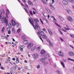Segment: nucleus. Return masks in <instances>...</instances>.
Instances as JSON below:
<instances>
[{
  "mask_svg": "<svg viewBox=\"0 0 74 74\" xmlns=\"http://www.w3.org/2000/svg\"><path fill=\"white\" fill-rule=\"evenodd\" d=\"M29 21L30 23L32 24V25L33 26V27H34V29L35 30H36V29H38V30L40 32V27L38 25V23H39V20H38V19L37 18H36V19H34V21L37 23V24L36 23L35 24V25H34V23H33V22H34V21L32 19H31V20H30V19H29ZM37 22L38 23H37Z\"/></svg>",
  "mask_w": 74,
  "mask_h": 74,
  "instance_id": "obj_1",
  "label": "nucleus"
},
{
  "mask_svg": "<svg viewBox=\"0 0 74 74\" xmlns=\"http://www.w3.org/2000/svg\"><path fill=\"white\" fill-rule=\"evenodd\" d=\"M12 23L13 26H16V27H19V24L18 23H15V21L13 19H12Z\"/></svg>",
  "mask_w": 74,
  "mask_h": 74,
  "instance_id": "obj_2",
  "label": "nucleus"
},
{
  "mask_svg": "<svg viewBox=\"0 0 74 74\" xmlns=\"http://www.w3.org/2000/svg\"><path fill=\"white\" fill-rule=\"evenodd\" d=\"M16 69V66H13L11 68V70L12 73H13L14 74L15 73V70Z\"/></svg>",
  "mask_w": 74,
  "mask_h": 74,
  "instance_id": "obj_3",
  "label": "nucleus"
},
{
  "mask_svg": "<svg viewBox=\"0 0 74 74\" xmlns=\"http://www.w3.org/2000/svg\"><path fill=\"white\" fill-rule=\"evenodd\" d=\"M34 44H33V43H31L27 45V48L28 49H30L31 48H32V47H33V46Z\"/></svg>",
  "mask_w": 74,
  "mask_h": 74,
  "instance_id": "obj_4",
  "label": "nucleus"
},
{
  "mask_svg": "<svg viewBox=\"0 0 74 74\" xmlns=\"http://www.w3.org/2000/svg\"><path fill=\"white\" fill-rule=\"evenodd\" d=\"M38 55L37 53H35L33 55V57L34 59H37V58H38Z\"/></svg>",
  "mask_w": 74,
  "mask_h": 74,
  "instance_id": "obj_5",
  "label": "nucleus"
},
{
  "mask_svg": "<svg viewBox=\"0 0 74 74\" xmlns=\"http://www.w3.org/2000/svg\"><path fill=\"white\" fill-rule=\"evenodd\" d=\"M46 60V58L45 57H44L43 58H41L40 59V61L42 63H44V62H45V60Z\"/></svg>",
  "mask_w": 74,
  "mask_h": 74,
  "instance_id": "obj_6",
  "label": "nucleus"
},
{
  "mask_svg": "<svg viewBox=\"0 0 74 74\" xmlns=\"http://www.w3.org/2000/svg\"><path fill=\"white\" fill-rule=\"evenodd\" d=\"M44 56L45 57V58H46V59H48V58H49V54L46 53L44 55Z\"/></svg>",
  "mask_w": 74,
  "mask_h": 74,
  "instance_id": "obj_7",
  "label": "nucleus"
},
{
  "mask_svg": "<svg viewBox=\"0 0 74 74\" xmlns=\"http://www.w3.org/2000/svg\"><path fill=\"white\" fill-rule=\"evenodd\" d=\"M68 55L70 56H73L74 55V53L73 52H70L69 53Z\"/></svg>",
  "mask_w": 74,
  "mask_h": 74,
  "instance_id": "obj_8",
  "label": "nucleus"
},
{
  "mask_svg": "<svg viewBox=\"0 0 74 74\" xmlns=\"http://www.w3.org/2000/svg\"><path fill=\"white\" fill-rule=\"evenodd\" d=\"M58 54L60 56H62L63 57V53L62 51H60L59 52Z\"/></svg>",
  "mask_w": 74,
  "mask_h": 74,
  "instance_id": "obj_9",
  "label": "nucleus"
},
{
  "mask_svg": "<svg viewBox=\"0 0 74 74\" xmlns=\"http://www.w3.org/2000/svg\"><path fill=\"white\" fill-rule=\"evenodd\" d=\"M68 19L70 22H73V19H72V18L70 16H68Z\"/></svg>",
  "mask_w": 74,
  "mask_h": 74,
  "instance_id": "obj_10",
  "label": "nucleus"
},
{
  "mask_svg": "<svg viewBox=\"0 0 74 74\" xmlns=\"http://www.w3.org/2000/svg\"><path fill=\"white\" fill-rule=\"evenodd\" d=\"M4 21V23H5L6 26H8V20H5Z\"/></svg>",
  "mask_w": 74,
  "mask_h": 74,
  "instance_id": "obj_11",
  "label": "nucleus"
},
{
  "mask_svg": "<svg viewBox=\"0 0 74 74\" xmlns=\"http://www.w3.org/2000/svg\"><path fill=\"white\" fill-rule=\"evenodd\" d=\"M23 42L24 44H28V41L26 40H25L23 41Z\"/></svg>",
  "mask_w": 74,
  "mask_h": 74,
  "instance_id": "obj_12",
  "label": "nucleus"
},
{
  "mask_svg": "<svg viewBox=\"0 0 74 74\" xmlns=\"http://www.w3.org/2000/svg\"><path fill=\"white\" fill-rule=\"evenodd\" d=\"M42 37L44 39H46L48 38V36H46L45 35H43L42 36Z\"/></svg>",
  "mask_w": 74,
  "mask_h": 74,
  "instance_id": "obj_13",
  "label": "nucleus"
},
{
  "mask_svg": "<svg viewBox=\"0 0 74 74\" xmlns=\"http://www.w3.org/2000/svg\"><path fill=\"white\" fill-rule=\"evenodd\" d=\"M62 2L64 5H67V2L65 0H63Z\"/></svg>",
  "mask_w": 74,
  "mask_h": 74,
  "instance_id": "obj_14",
  "label": "nucleus"
},
{
  "mask_svg": "<svg viewBox=\"0 0 74 74\" xmlns=\"http://www.w3.org/2000/svg\"><path fill=\"white\" fill-rule=\"evenodd\" d=\"M28 3L29 5H30L31 6H33V3H32V2L30 1H28Z\"/></svg>",
  "mask_w": 74,
  "mask_h": 74,
  "instance_id": "obj_15",
  "label": "nucleus"
},
{
  "mask_svg": "<svg viewBox=\"0 0 74 74\" xmlns=\"http://www.w3.org/2000/svg\"><path fill=\"white\" fill-rule=\"evenodd\" d=\"M45 51L44 50H42L41 51L40 53H41V54H43L45 53Z\"/></svg>",
  "mask_w": 74,
  "mask_h": 74,
  "instance_id": "obj_16",
  "label": "nucleus"
},
{
  "mask_svg": "<svg viewBox=\"0 0 74 74\" xmlns=\"http://www.w3.org/2000/svg\"><path fill=\"white\" fill-rule=\"evenodd\" d=\"M35 49H36V47H34L32 48L31 49V51H34L35 50Z\"/></svg>",
  "mask_w": 74,
  "mask_h": 74,
  "instance_id": "obj_17",
  "label": "nucleus"
},
{
  "mask_svg": "<svg viewBox=\"0 0 74 74\" xmlns=\"http://www.w3.org/2000/svg\"><path fill=\"white\" fill-rule=\"evenodd\" d=\"M51 17H52V18H53V19L54 22H56V21H57L56 19V18H55V17L53 16H52Z\"/></svg>",
  "mask_w": 74,
  "mask_h": 74,
  "instance_id": "obj_18",
  "label": "nucleus"
},
{
  "mask_svg": "<svg viewBox=\"0 0 74 74\" xmlns=\"http://www.w3.org/2000/svg\"><path fill=\"white\" fill-rule=\"evenodd\" d=\"M19 62V59L18 58H17L16 59V63H18Z\"/></svg>",
  "mask_w": 74,
  "mask_h": 74,
  "instance_id": "obj_19",
  "label": "nucleus"
},
{
  "mask_svg": "<svg viewBox=\"0 0 74 74\" xmlns=\"http://www.w3.org/2000/svg\"><path fill=\"white\" fill-rule=\"evenodd\" d=\"M59 17L61 21H63V18L61 17V16H59Z\"/></svg>",
  "mask_w": 74,
  "mask_h": 74,
  "instance_id": "obj_20",
  "label": "nucleus"
},
{
  "mask_svg": "<svg viewBox=\"0 0 74 74\" xmlns=\"http://www.w3.org/2000/svg\"><path fill=\"white\" fill-rule=\"evenodd\" d=\"M61 63L62 65V66L64 68L65 67V66H64V63H63V62H61Z\"/></svg>",
  "mask_w": 74,
  "mask_h": 74,
  "instance_id": "obj_21",
  "label": "nucleus"
},
{
  "mask_svg": "<svg viewBox=\"0 0 74 74\" xmlns=\"http://www.w3.org/2000/svg\"><path fill=\"white\" fill-rule=\"evenodd\" d=\"M24 5L25 6V7L26 8L27 10H29V8L28 7V6H27V5H26V4H24Z\"/></svg>",
  "mask_w": 74,
  "mask_h": 74,
  "instance_id": "obj_22",
  "label": "nucleus"
},
{
  "mask_svg": "<svg viewBox=\"0 0 74 74\" xmlns=\"http://www.w3.org/2000/svg\"><path fill=\"white\" fill-rule=\"evenodd\" d=\"M8 28H7L6 29V30L7 32H8V34H11V31L10 30H8Z\"/></svg>",
  "mask_w": 74,
  "mask_h": 74,
  "instance_id": "obj_23",
  "label": "nucleus"
},
{
  "mask_svg": "<svg viewBox=\"0 0 74 74\" xmlns=\"http://www.w3.org/2000/svg\"><path fill=\"white\" fill-rule=\"evenodd\" d=\"M11 23H9V25H8V26H9V28H10V29H11L12 27V26H11Z\"/></svg>",
  "mask_w": 74,
  "mask_h": 74,
  "instance_id": "obj_24",
  "label": "nucleus"
},
{
  "mask_svg": "<svg viewBox=\"0 0 74 74\" xmlns=\"http://www.w3.org/2000/svg\"><path fill=\"white\" fill-rule=\"evenodd\" d=\"M0 12L1 13L0 16H1V15L2 14H3V10L2 9L0 10Z\"/></svg>",
  "mask_w": 74,
  "mask_h": 74,
  "instance_id": "obj_25",
  "label": "nucleus"
},
{
  "mask_svg": "<svg viewBox=\"0 0 74 74\" xmlns=\"http://www.w3.org/2000/svg\"><path fill=\"white\" fill-rule=\"evenodd\" d=\"M68 60H71V61H72L73 62H74V60L70 58H68Z\"/></svg>",
  "mask_w": 74,
  "mask_h": 74,
  "instance_id": "obj_26",
  "label": "nucleus"
},
{
  "mask_svg": "<svg viewBox=\"0 0 74 74\" xmlns=\"http://www.w3.org/2000/svg\"><path fill=\"white\" fill-rule=\"evenodd\" d=\"M69 1L71 2V3H72V4H74V1H73V0H69Z\"/></svg>",
  "mask_w": 74,
  "mask_h": 74,
  "instance_id": "obj_27",
  "label": "nucleus"
},
{
  "mask_svg": "<svg viewBox=\"0 0 74 74\" xmlns=\"http://www.w3.org/2000/svg\"><path fill=\"white\" fill-rule=\"evenodd\" d=\"M29 13L32 16H33V12H32V11H29Z\"/></svg>",
  "mask_w": 74,
  "mask_h": 74,
  "instance_id": "obj_28",
  "label": "nucleus"
},
{
  "mask_svg": "<svg viewBox=\"0 0 74 74\" xmlns=\"http://www.w3.org/2000/svg\"><path fill=\"white\" fill-rule=\"evenodd\" d=\"M37 34H39L40 36H42V34H41V32H38L37 33Z\"/></svg>",
  "mask_w": 74,
  "mask_h": 74,
  "instance_id": "obj_29",
  "label": "nucleus"
},
{
  "mask_svg": "<svg viewBox=\"0 0 74 74\" xmlns=\"http://www.w3.org/2000/svg\"><path fill=\"white\" fill-rule=\"evenodd\" d=\"M49 45L51 47H53V44H52V43L50 42L49 43Z\"/></svg>",
  "mask_w": 74,
  "mask_h": 74,
  "instance_id": "obj_30",
  "label": "nucleus"
},
{
  "mask_svg": "<svg viewBox=\"0 0 74 74\" xmlns=\"http://www.w3.org/2000/svg\"><path fill=\"white\" fill-rule=\"evenodd\" d=\"M4 27H3V28L2 29L1 32L2 33H4Z\"/></svg>",
  "mask_w": 74,
  "mask_h": 74,
  "instance_id": "obj_31",
  "label": "nucleus"
},
{
  "mask_svg": "<svg viewBox=\"0 0 74 74\" xmlns=\"http://www.w3.org/2000/svg\"><path fill=\"white\" fill-rule=\"evenodd\" d=\"M66 11L69 13V14H70L71 13V11L69 10H66Z\"/></svg>",
  "mask_w": 74,
  "mask_h": 74,
  "instance_id": "obj_32",
  "label": "nucleus"
},
{
  "mask_svg": "<svg viewBox=\"0 0 74 74\" xmlns=\"http://www.w3.org/2000/svg\"><path fill=\"white\" fill-rule=\"evenodd\" d=\"M70 36L71 37H72L73 38H74V35H72V34H70Z\"/></svg>",
  "mask_w": 74,
  "mask_h": 74,
  "instance_id": "obj_33",
  "label": "nucleus"
},
{
  "mask_svg": "<svg viewBox=\"0 0 74 74\" xmlns=\"http://www.w3.org/2000/svg\"><path fill=\"white\" fill-rule=\"evenodd\" d=\"M0 19H2V21H4V18H1V16H0Z\"/></svg>",
  "mask_w": 74,
  "mask_h": 74,
  "instance_id": "obj_34",
  "label": "nucleus"
},
{
  "mask_svg": "<svg viewBox=\"0 0 74 74\" xmlns=\"http://www.w3.org/2000/svg\"><path fill=\"white\" fill-rule=\"evenodd\" d=\"M21 29H18L17 30V33H19Z\"/></svg>",
  "mask_w": 74,
  "mask_h": 74,
  "instance_id": "obj_35",
  "label": "nucleus"
},
{
  "mask_svg": "<svg viewBox=\"0 0 74 74\" xmlns=\"http://www.w3.org/2000/svg\"><path fill=\"white\" fill-rule=\"evenodd\" d=\"M43 65L44 66H45L46 65H47V63L46 62H44V63H43Z\"/></svg>",
  "mask_w": 74,
  "mask_h": 74,
  "instance_id": "obj_36",
  "label": "nucleus"
},
{
  "mask_svg": "<svg viewBox=\"0 0 74 74\" xmlns=\"http://www.w3.org/2000/svg\"><path fill=\"white\" fill-rule=\"evenodd\" d=\"M55 24L56 25H57V26H58V27H61L60 26V25H59L57 23H55Z\"/></svg>",
  "mask_w": 74,
  "mask_h": 74,
  "instance_id": "obj_37",
  "label": "nucleus"
},
{
  "mask_svg": "<svg viewBox=\"0 0 74 74\" xmlns=\"http://www.w3.org/2000/svg\"><path fill=\"white\" fill-rule=\"evenodd\" d=\"M41 32V33L42 34V35H43H43H44V32L43 31H41L40 32Z\"/></svg>",
  "mask_w": 74,
  "mask_h": 74,
  "instance_id": "obj_38",
  "label": "nucleus"
},
{
  "mask_svg": "<svg viewBox=\"0 0 74 74\" xmlns=\"http://www.w3.org/2000/svg\"><path fill=\"white\" fill-rule=\"evenodd\" d=\"M60 38L61 40L63 42L64 41V40H63V38H62L61 37H60Z\"/></svg>",
  "mask_w": 74,
  "mask_h": 74,
  "instance_id": "obj_39",
  "label": "nucleus"
},
{
  "mask_svg": "<svg viewBox=\"0 0 74 74\" xmlns=\"http://www.w3.org/2000/svg\"><path fill=\"white\" fill-rule=\"evenodd\" d=\"M12 31L13 33H15V30H14V28H13L12 29Z\"/></svg>",
  "mask_w": 74,
  "mask_h": 74,
  "instance_id": "obj_40",
  "label": "nucleus"
},
{
  "mask_svg": "<svg viewBox=\"0 0 74 74\" xmlns=\"http://www.w3.org/2000/svg\"><path fill=\"white\" fill-rule=\"evenodd\" d=\"M7 14H9L10 13V12L9 11V10H7Z\"/></svg>",
  "mask_w": 74,
  "mask_h": 74,
  "instance_id": "obj_41",
  "label": "nucleus"
},
{
  "mask_svg": "<svg viewBox=\"0 0 74 74\" xmlns=\"http://www.w3.org/2000/svg\"><path fill=\"white\" fill-rule=\"evenodd\" d=\"M23 49L21 47H20V50L22 51H23Z\"/></svg>",
  "mask_w": 74,
  "mask_h": 74,
  "instance_id": "obj_42",
  "label": "nucleus"
},
{
  "mask_svg": "<svg viewBox=\"0 0 74 74\" xmlns=\"http://www.w3.org/2000/svg\"><path fill=\"white\" fill-rule=\"evenodd\" d=\"M40 65H38L37 66V69L40 68Z\"/></svg>",
  "mask_w": 74,
  "mask_h": 74,
  "instance_id": "obj_43",
  "label": "nucleus"
},
{
  "mask_svg": "<svg viewBox=\"0 0 74 74\" xmlns=\"http://www.w3.org/2000/svg\"><path fill=\"white\" fill-rule=\"evenodd\" d=\"M49 34H51V36H52V35H53V33H52V32L51 31V32H50V33H49Z\"/></svg>",
  "mask_w": 74,
  "mask_h": 74,
  "instance_id": "obj_44",
  "label": "nucleus"
},
{
  "mask_svg": "<svg viewBox=\"0 0 74 74\" xmlns=\"http://www.w3.org/2000/svg\"><path fill=\"white\" fill-rule=\"evenodd\" d=\"M64 28L66 29V30H70V28H65L64 27Z\"/></svg>",
  "mask_w": 74,
  "mask_h": 74,
  "instance_id": "obj_45",
  "label": "nucleus"
},
{
  "mask_svg": "<svg viewBox=\"0 0 74 74\" xmlns=\"http://www.w3.org/2000/svg\"><path fill=\"white\" fill-rule=\"evenodd\" d=\"M1 38H2V39H4V38H5V36H1Z\"/></svg>",
  "mask_w": 74,
  "mask_h": 74,
  "instance_id": "obj_46",
  "label": "nucleus"
},
{
  "mask_svg": "<svg viewBox=\"0 0 74 74\" xmlns=\"http://www.w3.org/2000/svg\"><path fill=\"white\" fill-rule=\"evenodd\" d=\"M57 73H58V74H61V73H60V72H59V71H57Z\"/></svg>",
  "mask_w": 74,
  "mask_h": 74,
  "instance_id": "obj_47",
  "label": "nucleus"
},
{
  "mask_svg": "<svg viewBox=\"0 0 74 74\" xmlns=\"http://www.w3.org/2000/svg\"><path fill=\"white\" fill-rule=\"evenodd\" d=\"M50 14H51V12L49 10H48V11H47Z\"/></svg>",
  "mask_w": 74,
  "mask_h": 74,
  "instance_id": "obj_48",
  "label": "nucleus"
},
{
  "mask_svg": "<svg viewBox=\"0 0 74 74\" xmlns=\"http://www.w3.org/2000/svg\"><path fill=\"white\" fill-rule=\"evenodd\" d=\"M40 38L41 40L43 42V40H42V38L41 36L39 37Z\"/></svg>",
  "mask_w": 74,
  "mask_h": 74,
  "instance_id": "obj_49",
  "label": "nucleus"
},
{
  "mask_svg": "<svg viewBox=\"0 0 74 74\" xmlns=\"http://www.w3.org/2000/svg\"><path fill=\"white\" fill-rule=\"evenodd\" d=\"M58 31L60 32V31H61L62 30V29H61V28H58Z\"/></svg>",
  "mask_w": 74,
  "mask_h": 74,
  "instance_id": "obj_50",
  "label": "nucleus"
},
{
  "mask_svg": "<svg viewBox=\"0 0 74 74\" xmlns=\"http://www.w3.org/2000/svg\"><path fill=\"white\" fill-rule=\"evenodd\" d=\"M47 41H48V42H50V40H49L48 39H47Z\"/></svg>",
  "mask_w": 74,
  "mask_h": 74,
  "instance_id": "obj_51",
  "label": "nucleus"
},
{
  "mask_svg": "<svg viewBox=\"0 0 74 74\" xmlns=\"http://www.w3.org/2000/svg\"><path fill=\"white\" fill-rule=\"evenodd\" d=\"M45 14V13L44 12H42V14L43 15V16H45L44 15V14Z\"/></svg>",
  "mask_w": 74,
  "mask_h": 74,
  "instance_id": "obj_52",
  "label": "nucleus"
},
{
  "mask_svg": "<svg viewBox=\"0 0 74 74\" xmlns=\"http://www.w3.org/2000/svg\"><path fill=\"white\" fill-rule=\"evenodd\" d=\"M51 8L52 10H54L55 9V8H54L53 6H51Z\"/></svg>",
  "mask_w": 74,
  "mask_h": 74,
  "instance_id": "obj_53",
  "label": "nucleus"
},
{
  "mask_svg": "<svg viewBox=\"0 0 74 74\" xmlns=\"http://www.w3.org/2000/svg\"><path fill=\"white\" fill-rule=\"evenodd\" d=\"M52 4H53V3H55V1L54 0H52Z\"/></svg>",
  "mask_w": 74,
  "mask_h": 74,
  "instance_id": "obj_54",
  "label": "nucleus"
},
{
  "mask_svg": "<svg viewBox=\"0 0 74 74\" xmlns=\"http://www.w3.org/2000/svg\"><path fill=\"white\" fill-rule=\"evenodd\" d=\"M70 46L72 48H73V49H74V47H73V46L71 45H70Z\"/></svg>",
  "mask_w": 74,
  "mask_h": 74,
  "instance_id": "obj_55",
  "label": "nucleus"
},
{
  "mask_svg": "<svg viewBox=\"0 0 74 74\" xmlns=\"http://www.w3.org/2000/svg\"><path fill=\"white\" fill-rule=\"evenodd\" d=\"M40 20L42 24H43V22H42V20H41V18L40 19Z\"/></svg>",
  "mask_w": 74,
  "mask_h": 74,
  "instance_id": "obj_56",
  "label": "nucleus"
},
{
  "mask_svg": "<svg viewBox=\"0 0 74 74\" xmlns=\"http://www.w3.org/2000/svg\"><path fill=\"white\" fill-rule=\"evenodd\" d=\"M22 38L24 40H25V36H23L22 37Z\"/></svg>",
  "mask_w": 74,
  "mask_h": 74,
  "instance_id": "obj_57",
  "label": "nucleus"
},
{
  "mask_svg": "<svg viewBox=\"0 0 74 74\" xmlns=\"http://www.w3.org/2000/svg\"><path fill=\"white\" fill-rule=\"evenodd\" d=\"M33 13L34 15H35L36 14V12L34 11H33Z\"/></svg>",
  "mask_w": 74,
  "mask_h": 74,
  "instance_id": "obj_58",
  "label": "nucleus"
},
{
  "mask_svg": "<svg viewBox=\"0 0 74 74\" xmlns=\"http://www.w3.org/2000/svg\"><path fill=\"white\" fill-rule=\"evenodd\" d=\"M48 31L49 33H50V32H51V31L50 29H48Z\"/></svg>",
  "mask_w": 74,
  "mask_h": 74,
  "instance_id": "obj_59",
  "label": "nucleus"
},
{
  "mask_svg": "<svg viewBox=\"0 0 74 74\" xmlns=\"http://www.w3.org/2000/svg\"><path fill=\"white\" fill-rule=\"evenodd\" d=\"M37 49H38V50H40V47H38L37 48Z\"/></svg>",
  "mask_w": 74,
  "mask_h": 74,
  "instance_id": "obj_60",
  "label": "nucleus"
},
{
  "mask_svg": "<svg viewBox=\"0 0 74 74\" xmlns=\"http://www.w3.org/2000/svg\"><path fill=\"white\" fill-rule=\"evenodd\" d=\"M1 69H2V70H5V69L4 68V67H2L1 68Z\"/></svg>",
  "mask_w": 74,
  "mask_h": 74,
  "instance_id": "obj_61",
  "label": "nucleus"
},
{
  "mask_svg": "<svg viewBox=\"0 0 74 74\" xmlns=\"http://www.w3.org/2000/svg\"><path fill=\"white\" fill-rule=\"evenodd\" d=\"M43 3V4H46V3H47L45 1H44Z\"/></svg>",
  "mask_w": 74,
  "mask_h": 74,
  "instance_id": "obj_62",
  "label": "nucleus"
},
{
  "mask_svg": "<svg viewBox=\"0 0 74 74\" xmlns=\"http://www.w3.org/2000/svg\"><path fill=\"white\" fill-rule=\"evenodd\" d=\"M54 67H56V64H54Z\"/></svg>",
  "mask_w": 74,
  "mask_h": 74,
  "instance_id": "obj_63",
  "label": "nucleus"
},
{
  "mask_svg": "<svg viewBox=\"0 0 74 74\" xmlns=\"http://www.w3.org/2000/svg\"><path fill=\"white\" fill-rule=\"evenodd\" d=\"M7 61H10V59H9V58H7Z\"/></svg>",
  "mask_w": 74,
  "mask_h": 74,
  "instance_id": "obj_64",
  "label": "nucleus"
}]
</instances>
